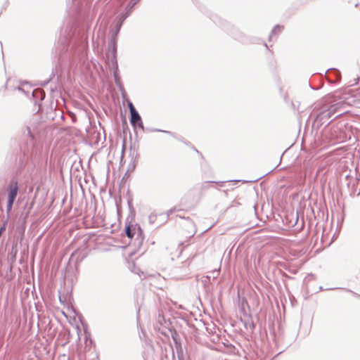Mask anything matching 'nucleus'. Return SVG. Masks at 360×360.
Returning <instances> with one entry per match:
<instances>
[{"label":"nucleus","instance_id":"f257e3e1","mask_svg":"<svg viewBox=\"0 0 360 360\" xmlns=\"http://www.w3.org/2000/svg\"><path fill=\"white\" fill-rule=\"evenodd\" d=\"M349 105V104L347 102L340 101L329 105L326 110L323 111L322 114L323 117H326L328 118L330 117L335 113L341 115L347 112V108Z\"/></svg>","mask_w":360,"mask_h":360},{"label":"nucleus","instance_id":"f03ea898","mask_svg":"<svg viewBox=\"0 0 360 360\" xmlns=\"http://www.w3.org/2000/svg\"><path fill=\"white\" fill-rule=\"evenodd\" d=\"M18 183L16 181L13 182L10 184L8 192V200L7 205V208L8 211L11 210L13 202L18 193Z\"/></svg>","mask_w":360,"mask_h":360},{"label":"nucleus","instance_id":"7ed1b4c3","mask_svg":"<svg viewBox=\"0 0 360 360\" xmlns=\"http://www.w3.org/2000/svg\"><path fill=\"white\" fill-rule=\"evenodd\" d=\"M129 108L131 113L130 122L131 124L134 126L138 125L143 128V123L141 117L131 103H129Z\"/></svg>","mask_w":360,"mask_h":360},{"label":"nucleus","instance_id":"20e7f679","mask_svg":"<svg viewBox=\"0 0 360 360\" xmlns=\"http://www.w3.org/2000/svg\"><path fill=\"white\" fill-rule=\"evenodd\" d=\"M125 232H126V235L127 236V237L129 238H131V239L133 238V237L134 236V233L133 232L130 226H127L126 227Z\"/></svg>","mask_w":360,"mask_h":360}]
</instances>
